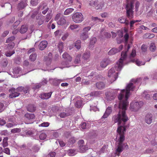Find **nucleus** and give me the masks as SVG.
Segmentation results:
<instances>
[{"mask_svg":"<svg viewBox=\"0 0 157 157\" xmlns=\"http://www.w3.org/2000/svg\"><path fill=\"white\" fill-rule=\"evenodd\" d=\"M72 114V112L69 110L67 112H62L59 114V116L62 118H64Z\"/></svg>","mask_w":157,"mask_h":157,"instance_id":"obj_20","label":"nucleus"},{"mask_svg":"<svg viewBox=\"0 0 157 157\" xmlns=\"http://www.w3.org/2000/svg\"><path fill=\"white\" fill-rule=\"evenodd\" d=\"M81 147L78 148L79 151L81 153H84L88 149V147L86 145L83 146Z\"/></svg>","mask_w":157,"mask_h":157,"instance_id":"obj_33","label":"nucleus"},{"mask_svg":"<svg viewBox=\"0 0 157 157\" xmlns=\"http://www.w3.org/2000/svg\"><path fill=\"white\" fill-rule=\"evenodd\" d=\"M118 21L121 23H124L126 27H128L129 25V21L126 20V18L125 16H122L118 19Z\"/></svg>","mask_w":157,"mask_h":157,"instance_id":"obj_9","label":"nucleus"},{"mask_svg":"<svg viewBox=\"0 0 157 157\" xmlns=\"http://www.w3.org/2000/svg\"><path fill=\"white\" fill-rule=\"evenodd\" d=\"M81 56V55L79 54H78L76 56L74 61V63H75L78 64L80 62V58Z\"/></svg>","mask_w":157,"mask_h":157,"instance_id":"obj_39","label":"nucleus"},{"mask_svg":"<svg viewBox=\"0 0 157 157\" xmlns=\"http://www.w3.org/2000/svg\"><path fill=\"white\" fill-rule=\"evenodd\" d=\"M8 138L7 137H5L3 140L2 146L3 147H5L8 146V143L7 142Z\"/></svg>","mask_w":157,"mask_h":157,"instance_id":"obj_38","label":"nucleus"},{"mask_svg":"<svg viewBox=\"0 0 157 157\" xmlns=\"http://www.w3.org/2000/svg\"><path fill=\"white\" fill-rule=\"evenodd\" d=\"M90 110L91 111L92 110L93 111L95 112L98 110H99L97 108L96 106H90Z\"/></svg>","mask_w":157,"mask_h":157,"instance_id":"obj_61","label":"nucleus"},{"mask_svg":"<svg viewBox=\"0 0 157 157\" xmlns=\"http://www.w3.org/2000/svg\"><path fill=\"white\" fill-rule=\"evenodd\" d=\"M98 2V0H95L92 2H90L89 3V5L90 6H95L97 4Z\"/></svg>","mask_w":157,"mask_h":157,"instance_id":"obj_51","label":"nucleus"},{"mask_svg":"<svg viewBox=\"0 0 157 157\" xmlns=\"http://www.w3.org/2000/svg\"><path fill=\"white\" fill-rule=\"evenodd\" d=\"M58 48L59 52L61 53L62 51V49L63 48V43L62 42H61L59 44Z\"/></svg>","mask_w":157,"mask_h":157,"instance_id":"obj_59","label":"nucleus"},{"mask_svg":"<svg viewBox=\"0 0 157 157\" xmlns=\"http://www.w3.org/2000/svg\"><path fill=\"white\" fill-rule=\"evenodd\" d=\"M78 148L81 147L83 146H84V141L83 140H80L78 143ZM81 148V147H80Z\"/></svg>","mask_w":157,"mask_h":157,"instance_id":"obj_48","label":"nucleus"},{"mask_svg":"<svg viewBox=\"0 0 157 157\" xmlns=\"http://www.w3.org/2000/svg\"><path fill=\"white\" fill-rule=\"evenodd\" d=\"M124 38L125 39V43L126 44L128 43V39L129 38V35L128 33H126L124 36Z\"/></svg>","mask_w":157,"mask_h":157,"instance_id":"obj_55","label":"nucleus"},{"mask_svg":"<svg viewBox=\"0 0 157 157\" xmlns=\"http://www.w3.org/2000/svg\"><path fill=\"white\" fill-rule=\"evenodd\" d=\"M16 90L15 88H12L9 90V92H11V93L9 95V97L10 98H15L19 96L20 94V93L16 92Z\"/></svg>","mask_w":157,"mask_h":157,"instance_id":"obj_8","label":"nucleus"},{"mask_svg":"<svg viewBox=\"0 0 157 157\" xmlns=\"http://www.w3.org/2000/svg\"><path fill=\"white\" fill-rule=\"evenodd\" d=\"M15 52L14 51L12 52L9 51L5 53V55L7 57H10L14 54Z\"/></svg>","mask_w":157,"mask_h":157,"instance_id":"obj_60","label":"nucleus"},{"mask_svg":"<svg viewBox=\"0 0 157 157\" xmlns=\"http://www.w3.org/2000/svg\"><path fill=\"white\" fill-rule=\"evenodd\" d=\"M25 117L28 120L33 119L35 118V116L33 113H27L25 114Z\"/></svg>","mask_w":157,"mask_h":157,"instance_id":"obj_28","label":"nucleus"},{"mask_svg":"<svg viewBox=\"0 0 157 157\" xmlns=\"http://www.w3.org/2000/svg\"><path fill=\"white\" fill-rule=\"evenodd\" d=\"M98 135V132L96 131H91L88 134L89 138L90 139L95 138Z\"/></svg>","mask_w":157,"mask_h":157,"instance_id":"obj_15","label":"nucleus"},{"mask_svg":"<svg viewBox=\"0 0 157 157\" xmlns=\"http://www.w3.org/2000/svg\"><path fill=\"white\" fill-rule=\"evenodd\" d=\"M117 35L119 36L120 38H121L123 36V31L119 30L117 32Z\"/></svg>","mask_w":157,"mask_h":157,"instance_id":"obj_64","label":"nucleus"},{"mask_svg":"<svg viewBox=\"0 0 157 157\" xmlns=\"http://www.w3.org/2000/svg\"><path fill=\"white\" fill-rule=\"evenodd\" d=\"M140 21L138 20H132L129 22V25L130 26V29H134V24L136 22H140Z\"/></svg>","mask_w":157,"mask_h":157,"instance_id":"obj_29","label":"nucleus"},{"mask_svg":"<svg viewBox=\"0 0 157 157\" xmlns=\"http://www.w3.org/2000/svg\"><path fill=\"white\" fill-rule=\"evenodd\" d=\"M102 94V92L100 91H93L90 93V95L91 96L99 97Z\"/></svg>","mask_w":157,"mask_h":157,"instance_id":"obj_18","label":"nucleus"},{"mask_svg":"<svg viewBox=\"0 0 157 157\" xmlns=\"http://www.w3.org/2000/svg\"><path fill=\"white\" fill-rule=\"evenodd\" d=\"M82 105V101L81 100H78L75 103V106L78 108H80Z\"/></svg>","mask_w":157,"mask_h":157,"instance_id":"obj_40","label":"nucleus"},{"mask_svg":"<svg viewBox=\"0 0 157 157\" xmlns=\"http://www.w3.org/2000/svg\"><path fill=\"white\" fill-rule=\"evenodd\" d=\"M96 86L97 89L102 90L105 87V84L102 82H99L96 84Z\"/></svg>","mask_w":157,"mask_h":157,"instance_id":"obj_21","label":"nucleus"},{"mask_svg":"<svg viewBox=\"0 0 157 157\" xmlns=\"http://www.w3.org/2000/svg\"><path fill=\"white\" fill-rule=\"evenodd\" d=\"M3 152L6 153L7 155H10V150L9 148L6 147L3 150Z\"/></svg>","mask_w":157,"mask_h":157,"instance_id":"obj_54","label":"nucleus"},{"mask_svg":"<svg viewBox=\"0 0 157 157\" xmlns=\"http://www.w3.org/2000/svg\"><path fill=\"white\" fill-rule=\"evenodd\" d=\"M142 96L144 97V98L146 100H149L150 98V95L146 92L144 91L142 94Z\"/></svg>","mask_w":157,"mask_h":157,"instance_id":"obj_44","label":"nucleus"},{"mask_svg":"<svg viewBox=\"0 0 157 157\" xmlns=\"http://www.w3.org/2000/svg\"><path fill=\"white\" fill-rule=\"evenodd\" d=\"M130 47L129 44H128L127 49L122 52L121 57L119 61L116 63L115 67L112 68L109 70L108 76L109 78H111V82L115 81L117 78L118 73L115 72V69L117 71H120L121 70L123 67V61L127 58V53Z\"/></svg>","mask_w":157,"mask_h":157,"instance_id":"obj_2","label":"nucleus"},{"mask_svg":"<svg viewBox=\"0 0 157 157\" xmlns=\"http://www.w3.org/2000/svg\"><path fill=\"white\" fill-rule=\"evenodd\" d=\"M8 61L6 59H4L1 63V65L3 67H6L8 64Z\"/></svg>","mask_w":157,"mask_h":157,"instance_id":"obj_46","label":"nucleus"},{"mask_svg":"<svg viewBox=\"0 0 157 157\" xmlns=\"http://www.w3.org/2000/svg\"><path fill=\"white\" fill-rule=\"evenodd\" d=\"M136 52L135 50H132V52L131 54H130L129 57V60L130 62H135V59H133L136 56Z\"/></svg>","mask_w":157,"mask_h":157,"instance_id":"obj_24","label":"nucleus"},{"mask_svg":"<svg viewBox=\"0 0 157 157\" xmlns=\"http://www.w3.org/2000/svg\"><path fill=\"white\" fill-rule=\"evenodd\" d=\"M29 89V87L28 86L24 87L22 86H20L18 87L16 89V90L17 92H22L26 94L27 93V91Z\"/></svg>","mask_w":157,"mask_h":157,"instance_id":"obj_16","label":"nucleus"},{"mask_svg":"<svg viewBox=\"0 0 157 157\" xmlns=\"http://www.w3.org/2000/svg\"><path fill=\"white\" fill-rule=\"evenodd\" d=\"M21 131V129L20 128H14L11 129V132L12 133H19Z\"/></svg>","mask_w":157,"mask_h":157,"instance_id":"obj_47","label":"nucleus"},{"mask_svg":"<svg viewBox=\"0 0 157 157\" xmlns=\"http://www.w3.org/2000/svg\"><path fill=\"white\" fill-rule=\"evenodd\" d=\"M97 39L95 37H94L90 39L89 46L90 49H92L93 45L95 43Z\"/></svg>","mask_w":157,"mask_h":157,"instance_id":"obj_27","label":"nucleus"},{"mask_svg":"<svg viewBox=\"0 0 157 157\" xmlns=\"http://www.w3.org/2000/svg\"><path fill=\"white\" fill-rule=\"evenodd\" d=\"M17 124H16L15 122H13L12 123H7L6 126L7 128H11L13 127L14 126H15Z\"/></svg>","mask_w":157,"mask_h":157,"instance_id":"obj_42","label":"nucleus"},{"mask_svg":"<svg viewBox=\"0 0 157 157\" xmlns=\"http://www.w3.org/2000/svg\"><path fill=\"white\" fill-rule=\"evenodd\" d=\"M27 5V2L26 1H21L18 4L17 9L19 10L23 9Z\"/></svg>","mask_w":157,"mask_h":157,"instance_id":"obj_13","label":"nucleus"},{"mask_svg":"<svg viewBox=\"0 0 157 157\" xmlns=\"http://www.w3.org/2000/svg\"><path fill=\"white\" fill-rule=\"evenodd\" d=\"M36 109V107L34 105H29L27 107V110L29 112H33Z\"/></svg>","mask_w":157,"mask_h":157,"instance_id":"obj_22","label":"nucleus"},{"mask_svg":"<svg viewBox=\"0 0 157 157\" xmlns=\"http://www.w3.org/2000/svg\"><path fill=\"white\" fill-rule=\"evenodd\" d=\"M86 127V124L85 122L82 123L80 124V127L82 129H85Z\"/></svg>","mask_w":157,"mask_h":157,"instance_id":"obj_63","label":"nucleus"},{"mask_svg":"<svg viewBox=\"0 0 157 157\" xmlns=\"http://www.w3.org/2000/svg\"><path fill=\"white\" fill-rule=\"evenodd\" d=\"M153 116L151 113H148L146 114L145 117V122L148 124H150L152 122Z\"/></svg>","mask_w":157,"mask_h":157,"instance_id":"obj_7","label":"nucleus"},{"mask_svg":"<svg viewBox=\"0 0 157 157\" xmlns=\"http://www.w3.org/2000/svg\"><path fill=\"white\" fill-rule=\"evenodd\" d=\"M90 29L91 27L90 26L85 27L83 29L82 32H86V33H88V32L90 30Z\"/></svg>","mask_w":157,"mask_h":157,"instance_id":"obj_53","label":"nucleus"},{"mask_svg":"<svg viewBox=\"0 0 157 157\" xmlns=\"http://www.w3.org/2000/svg\"><path fill=\"white\" fill-rule=\"evenodd\" d=\"M78 25H71L70 27L69 28L73 30L74 29H76L78 28Z\"/></svg>","mask_w":157,"mask_h":157,"instance_id":"obj_58","label":"nucleus"},{"mask_svg":"<svg viewBox=\"0 0 157 157\" xmlns=\"http://www.w3.org/2000/svg\"><path fill=\"white\" fill-rule=\"evenodd\" d=\"M68 152L71 156H74L77 153V151L76 150L70 149L68 150Z\"/></svg>","mask_w":157,"mask_h":157,"instance_id":"obj_34","label":"nucleus"},{"mask_svg":"<svg viewBox=\"0 0 157 157\" xmlns=\"http://www.w3.org/2000/svg\"><path fill=\"white\" fill-rule=\"evenodd\" d=\"M144 36H145V37L147 38H153L155 36V35L153 34L147 33Z\"/></svg>","mask_w":157,"mask_h":157,"instance_id":"obj_49","label":"nucleus"},{"mask_svg":"<svg viewBox=\"0 0 157 157\" xmlns=\"http://www.w3.org/2000/svg\"><path fill=\"white\" fill-rule=\"evenodd\" d=\"M52 94V92L48 93H43L40 94L39 97L42 99H47L51 97Z\"/></svg>","mask_w":157,"mask_h":157,"instance_id":"obj_10","label":"nucleus"},{"mask_svg":"<svg viewBox=\"0 0 157 157\" xmlns=\"http://www.w3.org/2000/svg\"><path fill=\"white\" fill-rule=\"evenodd\" d=\"M52 18V16L51 15L50 13H48L46 15V17L45 19V21L48 22L50 20L51 18Z\"/></svg>","mask_w":157,"mask_h":157,"instance_id":"obj_52","label":"nucleus"},{"mask_svg":"<svg viewBox=\"0 0 157 157\" xmlns=\"http://www.w3.org/2000/svg\"><path fill=\"white\" fill-rule=\"evenodd\" d=\"M111 61L108 59H105L102 60L100 63V66L102 68H105L110 63Z\"/></svg>","mask_w":157,"mask_h":157,"instance_id":"obj_14","label":"nucleus"},{"mask_svg":"<svg viewBox=\"0 0 157 157\" xmlns=\"http://www.w3.org/2000/svg\"><path fill=\"white\" fill-rule=\"evenodd\" d=\"M135 87L133 83L130 82L126 87V90H123L118 96L119 103L117 105L115 104L114 107L118 106L119 109L118 113L112 117V121L115 123H118L119 126L117 129V135L116 139L118 145L116 150V153L118 156L120 154L125 148L128 147V146L126 143L123 142L125 140V132L126 128L129 127L128 125H125L126 123L128 120V117L126 114L125 110L127 109L128 105V99L129 97L130 91H133Z\"/></svg>","mask_w":157,"mask_h":157,"instance_id":"obj_1","label":"nucleus"},{"mask_svg":"<svg viewBox=\"0 0 157 157\" xmlns=\"http://www.w3.org/2000/svg\"><path fill=\"white\" fill-rule=\"evenodd\" d=\"M39 0H31L30 3L32 6H36L39 3Z\"/></svg>","mask_w":157,"mask_h":157,"instance_id":"obj_41","label":"nucleus"},{"mask_svg":"<svg viewBox=\"0 0 157 157\" xmlns=\"http://www.w3.org/2000/svg\"><path fill=\"white\" fill-rule=\"evenodd\" d=\"M119 52V50L118 49L115 48H112L108 52V54L109 55H112Z\"/></svg>","mask_w":157,"mask_h":157,"instance_id":"obj_26","label":"nucleus"},{"mask_svg":"<svg viewBox=\"0 0 157 157\" xmlns=\"http://www.w3.org/2000/svg\"><path fill=\"white\" fill-rule=\"evenodd\" d=\"M74 10V9L72 8H68L64 11V14L65 15H68L72 12Z\"/></svg>","mask_w":157,"mask_h":157,"instance_id":"obj_35","label":"nucleus"},{"mask_svg":"<svg viewBox=\"0 0 157 157\" xmlns=\"http://www.w3.org/2000/svg\"><path fill=\"white\" fill-rule=\"evenodd\" d=\"M63 58L65 60V61L62 62L61 64L64 66V67H69L71 66L70 62L72 60V58L67 53H64L62 55Z\"/></svg>","mask_w":157,"mask_h":157,"instance_id":"obj_4","label":"nucleus"},{"mask_svg":"<svg viewBox=\"0 0 157 157\" xmlns=\"http://www.w3.org/2000/svg\"><path fill=\"white\" fill-rule=\"evenodd\" d=\"M28 29V27L26 25H22L19 31L21 33H25Z\"/></svg>","mask_w":157,"mask_h":157,"instance_id":"obj_25","label":"nucleus"},{"mask_svg":"<svg viewBox=\"0 0 157 157\" xmlns=\"http://www.w3.org/2000/svg\"><path fill=\"white\" fill-rule=\"evenodd\" d=\"M41 86V84L40 83H37L33 87V89L35 90L38 89Z\"/></svg>","mask_w":157,"mask_h":157,"instance_id":"obj_57","label":"nucleus"},{"mask_svg":"<svg viewBox=\"0 0 157 157\" xmlns=\"http://www.w3.org/2000/svg\"><path fill=\"white\" fill-rule=\"evenodd\" d=\"M47 44L48 43L47 41H42L39 44L38 48L40 50H43L46 48Z\"/></svg>","mask_w":157,"mask_h":157,"instance_id":"obj_12","label":"nucleus"},{"mask_svg":"<svg viewBox=\"0 0 157 157\" xmlns=\"http://www.w3.org/2000/svg\"><path fill=\"white\" fill-rule=\"evenodd\" d=\"M73 21L76 23H80L83 20V16L81 13L76 12L72 16Z\"/></svg>","mask_w":157,"mask_h":157,"instance_id":"obj_5","label":"nucleus"},{"mask_svg":"<svg viewBox=\"0 0 157 157\" xmlns=\"http://www.w3.org/2000/svg\"><path fill=\"white\" fill-rule=\"evenodd\" d=\"M15 39V37L14 36H11L8 38L6 40V43H11L13 42L12 41Z\"/></svg>","mask_w":157,"mask_h":157,"instance_id":"obj_43","label":"nucleus"},{"mask_svg":"<svg viewBox=\"0 0 157 157\" xmlns=\"http://www.w3.org/2000/svg\"><path fill=\"white\" fill-rule=\"evenodd\" d=\"M81 41L80 40H77L75 43V46L77 49H79L81 48Z\"/></svg>","mask_w":157,"mask_h":157,"instance_id":"obj_37","label":"nucleus"},{"mask_svg":"<svg viewBox=\"0 0 157 157\" xmlns=\"http://www.w3.org/2000/svg\"><path fill=\"white\" fill-rule=\"evenodd\" d=\"M112 111V108L110 107H108V108L106 109V110L102 117L103 118H107L109 115L111 113Z\"/></svg>","mask_w":157,"mask_h":157,"instance_id":"obj_19","label":"nucleus"},{"mask_svg":"<svg viewBox=\"0 0 157 157\" xmlns=\"http://www.w3.org/2000/svg\"><path fill=\"white\" fill-rule=\"evenodd\" d=\"M37 56L36 53H33L29 56V59L31 61L33 62L36 59Z\"/></svg>","mask_w":157,"mask_h":157,"instance_id":"obj_30","label":"nucleus"},{"mask_svg":"<svg viewBox=\"0 0 157 157\" xmlns=\"http://www.w3.org/2000/svg\"><path fill=\"white\" fill-rule=\"evenodd\" d=\"M66 22V21L64 17H60L57 21V23L58 25H62L65 24Z\"/></svg>","mask_w":157,"mask_h":157,"instance_id":"obj_23","label":"nucleus"},{"mask_svg":"<svg viewBox=\"0 0 157 157\" xmlns=\"http://www.w3.org/2000/svg\"><path fill=\"white\" fill-rule=\"evenodd\" d=\"M143 105V102L141 101L132 102L130 105L132 111H137Z\"/></svg>","mask_w":157,"mask_h":157,"instance_id":"obj_6","label":"nucleus"},{"mask_svg":"<svg viewBox=\"0 0 157 157\" xmlns=\"http://www.w3.org/2000/svg\"><path fill=\"white\" fill-rule=\"evenodd\" d=\"M69 142L71 144H74L75 142V138L74 137H71L69 140Z\"/></svg>","mask_w":157,"mask_h":157,"instance_id":"obj_62","label":"nucleus"},{"mask_svg":"<svg viewBox=\"0 0 157 157\" xmlns=\"http://www.w3.org/2000/svg\"><path fill=\"white\" fill-rule=\"evenodd\" d=\"M101 34L103 36H104L103 35V34H104V37H110V34L109 33H108L106 32H103V31H101Z\"/></svg>","mask_w":157,"mask_h":157,"instance_id":"obj_50","label":"nucleus"},{"mask_svg":"<svg viewBox=\"0 0 157 157\" xmlns=\"http://www.w3.org/2000/svg\"><path fill=\"white\" fill-rule=\"evenodd\" d=\"M149 49L151 52H154L155 51L156 46L154 43H152L151 44L149 47Z\"/></svg>","mask_w":157,"mask_h":157,"instance_id":"obj_36","label":"nucleus"},{"mask_svg":"<svg viewBox=\"0 0 157 157\" xmlns=\"http://www.w3.org/2000/svg\"><path fill=\"white\" fill-rule=\"evenodd\" d=\"M39 138L41 140L45 139L47 137V135L44 133H41L39 136Z\"/></svg>","mask_w":157,"mask_h":157,"instance_id":"obj_45","label":"nucleus"},{"mask_svg":"<svg viewBox=\"0 0 157 157\" xmlns=\"http://www.w3.org/2000/svg\"><path fill=\"white\" fill-rule=\"evenodd\" d=\"M91 56L90 52L88 50H86L82 55V58L85 60L89 59Z\"/></svg>","mask_w":157,"mask_h":157,"instance_id":"obj_17","label":"nucleus"},{"mask_svg":"<svg viewBox=\"0 0 157 157\" xmlns=\"http://www.w3.org/2000/svg\"><path fill=\"white\" fill-rule=\"evenodd\" d=\"M81 38L83 40H85L88 37V33L82 32L81 35Z\"/></svg>","mask_w":157,"mask_h":157,"instance_id":"obj_32","label":"nucleus"},{"mask_svg":"<svg viewBox=\"0 0 157 157\" xmlns=\"http://www.w3.org/2000/svg\"><path fill=\"white\" fill-rule=\"evenodd\" d=\"M147 46L146 45L144 44L142 45L141 49L143 52H146L147 50Z\"/></svg>","mask_w":157,"mask_h":157,"instance_id":"obj_56","label":"nucleus"},{"mask_svg":"<svg viewBox=\"0 0 157 157\" xmlns=\"http://www.w3.org/2000/svg\"><path fill=\"white\" fill-rule=\"evenodd\" d=\"M103 6V4L102 3L100 2H99L98 1L97 4L96 5V6H95V8L96 10L100 11L101 10V9Z\"/></svg>","mask_w":157,"mask_h":157,"instance_id":"obj_31","label":"nucleus"},{"mask_svg":"<svg viewBox=\"0 0 157 157\" xmlns=\"http://www.w3.org/2000/svg\"><path fill=\"white\" fill-rule=\"evenodd\" d=\"M135 0H126L125 4V9L126 10V16L128 18L131 19L133 17V4Z\"/></svg>","mask_w":157,"mask_h":157,"instance_id":"obj_3","label":"nucleus"},{"mask_svg":"<svg viewBox=\"0 0 157 157\" xmlns=\"http://www.w3.org/2000/svg\"><path fill=\"white\" fill-rule=\"evenodd\" d=\"M115 92H107L105 94L108 100L111 101L113 99L115 96Z\"/></svg>","mask_w":157,"mask_h":157,"instance_id":"obj_11","label":"nucleus"}]
</instances>
